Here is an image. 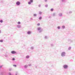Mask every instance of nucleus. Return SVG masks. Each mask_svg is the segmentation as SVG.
I'll use <instances>...</instances> for the list:
<instances>
[{"label":"nucleus","instance_id":"4be33fe9","mask_svg":"<svg viewBox=\"0 0 75 75\" xmlns=\"http://www.w3.org/2000/svg\"><path fill=\"white\" fill-rule=\"evenodd\" d=\"M0 23H3V20H1L0 21Z\"/></svg>","mask_w":75,"mask_h":75},{"label":"nucleus","instance_id":"b1692460","mask_svg":"<svg viewBox=\"0 0 75 75\" xmlns=\"http://www.w3.org/2000/svg\"><path fill=\"white\" fill-rule=\"evenodd\" d=\"M18 24H21V22H20V21H19L18 22Z\"/></svg>","mask_w":75,"mask_h":75},{"label":"nucleus","instance_id":"6ab92c4d","mask_svg":"<svg viewBox=\"0 0 75 75\" xmlns=\"http://www.w3.org/2000/svg\"><path fill=\"white\" fill-rule=\"evenodd\" d=\"M28 4L30 5V4H31V2H30V1H29L28 2Z\"/></svg>","mask_w":75,"mask_h":75},{"label":"nucleus","instance_id":"20e7f679","mask_svg":"<svg viewBox=\"0 0 75 75\" xmlns=\"http://www.w3.org/2000/svg\"><path fill=\"white\" fill-rule=\"evenodd\" d=\"M21 4L20 3V2L19 1H17L16 3V4L17 5V6H19Z\"/></svg>","mask_w":75,"mask_h":75},{"label":"nucleus","instance_id":"4c0bfd02","mask_svg":"<svg viewBox=\"0 0 75 75\" xmlns=\"http://www.w3.org/2000/svg\"><path fill=\"white\" fill-rule=\"evenodd\" d=\"M38 7H41V5H40V4L39 5Z\"/></svg>","mask_w":75,"mask_h":75},{"label":"nucleus","instance_id":"a18cd8bd","mask_svg":"<svg viewBox=\"0 0 75 75\" xmlns=\"http://www.w3.org/2000/svg\"><path fill=\"white\" fill-rule=\"evenodd\" d=\"M1 33V30H0V34Z\"/></svg>","mask_w":75,"mask_h":75},{"label":"nucleus","instance_id":"aec40b11","mask_svg":"<svg viewBox=\"0 0 75 75\" xmlns=\"http://www.w3.org/2000/svg\"><path fill=\"white\" fill-rule=\"evenodd\" d=\"M30 1L31 3H33V0H30Z\"/></svg>","mask_w":75,"mask_h":75},{"label":"nucleus","instance_id":"f704fd0d","mask_svg":"<svg viewBox=\"0 0 75 75\" xmlns=\"http://www.w3.org/2000/svg\"><path fill=\"white\" fill-rule=\"evenodd\" d=\"M40 25V23H38V24H37V25H38V26Z\"/></svg>","mask_w":75,"mask_h":75},{"label":"nucleus","instance_id":"72a5a7b5","mask_svg":"<svg viewBox=\"0 0 75 75\" xmlns=\"http://www.w3.org/2000/svg\"><path fill=\"white\" fill-rule=\"evenodd\" d=\"M45 39H47V36H45Z\"/></svg>","mask_w":75,"mask_h":75},{"label":"nucleus","instance_id":"0eeeda50","mask_svg":"<svg viewBox=\"0 0 75 75\" xmlns=\"http://www.w3.org/2000/svg\"><path fill=\"white\" fill-rule=\"evenodd\" d=\"M59 16L60 17H62V13H59Z\"/></svg>","mask_w":75,"mask_h":75},{"label":"nucleus","instance_id":"f257e3e1","mask_svg":"<svg viewBox=\"0 0 75 75\" xmlns=\"http://www.w3.org/2000/svg\"><path fill=\"white\" fill-rule=\"evenodd\" d=\"M65 55H66V53L65 52H63L61 53V56L64 57L65 56Z\"/></svg>","mask_w":75,"mask_h":75},{"label":"nucleus","instance_id":"412c9836","mask_svg":"<svg viewBox=\"0 0 75 75\" xmlns=\"http://www.w3.org/2000/svg\"><path fill=\"white\" fill-rule=\"evenodd\" d=\"M39 20H40L42 19V17H41V16L39 18Z\"/></svg>","mask_w":75,"mask_h":75},{"label":"nucleus","instance_id":"37998d69","mask_svg":"<svg viewBox=\"0 0 75 75\" xmlns=\"http://www.w3.org/2000/svg\"><path fill=\"white\" fill-rule=\"evenodd\" d=\"M0 67L2 68V66H0Z\"/></svg>","mask_w":75,"mask_h":75},{"label":"nucleus","instance_id":"dca6fc26","mask_svg":"<svg viewBox=\"0 0 75 75\" xmlns=\"http://www.w3.org/2000/svg\"><path fill=\"white\" fill-rule=\"evenodd\" d=\"M28 67V65H25L24 66V68H27V67Z\"/></svg>","mask_w":75,"mask_h":75},{"label":"nucleus","instance_id":"c756f323","mask_svg":"<svg viewBox=\"0 0 75 75\" xmlns=\"http://www.w3.org/2000/svg\"><path fill=\"white\" fill-rule=\"evenodd\" d=\"M58 29H60V26H58L57 27Z\"/></svg>","mask_w":75,"mask_h":75},{"label":"nucleus","instance_id":"7ed1b4c3","mask_svg":"<svg viewBox=\"0 0 75 75\" xmlns=\"http://www.w3.org/2000/svg\"><path fill=\"white\" fill-rule=\"evenodd\" d=\"M67 41L68 42H70L69 43V44H71V43H72V42H73V40L70 39H68Z\"/></svg>","mask_w":75,"mask_h":75},{"label":"nucleus","instance_id":"4468645a","mask_svg":"<svg viewBox=\"0 0 75 75\" xmlns=\"http://www.w3.org/2000/svg\"><path fill=\"white\" fill-rule=\"evenodd\" d=\"M4 75V73L3 72H1L0 75Z\"/></svg>","mask_w":75,"mask_h":75},{"label":"nucleus","instance_id":"f03ea898","mask_svg":"<svg viewBox=\"0 0 75 75\" xmlns=\"http://www.w3.org/2000/svg\"><path fill=\"white\" fill-rule=\"evenodd\" d=\"M64 69H67L68 68V66L67 64H64L63 66Z\"/></svg>","mask_w":75,"mask_h":75},{"label":"nucleus","instance_id":"09e8293b","mask_svg":"<svg viewBox=\"0 0 75 75\" xmlns=\"http://www.w3.org/2000/svg\"><path fill=\"white\" fill-rule=\"evenodd\" d=\"M0 68H1V67H0Z\"/></svg>","mask_w":75,"mask_h":75},{"label":"nucleus","instance_id":"393cba45","mask_svg":"<svg viewBox=\"0 0 75 75\" xmlns=\"http://www.w3.org/2000/svg\"><path fill=\"white\" fill-rule=\"evenodd\" d=\"M0 42H3V40H0Z\"/></svg>","mask_w":75,"mask_h":75},{"label":"nucleus","instance_id":"473e14b6","mask_svg":"<svg viewBox=\"0 0 75 75\" xmlns=\"http://www.w3.org/2000/svg\"><path fill=\"white\" fill-rule=\"evenodd\" d=\"M51 47H54V45H53V44H51Z\"/></svg>","mask_w":75,"mask_h":75},{"label":"nucleus","instance_id":"5701e85b","mask_svg":"<svg viewBox=\"0 0 75 75\" xmlns=\"http://www.w3.org/2000/svg\"><path fill=\"white\" fill-rule=\"evenodd\" d=\"M37 14H34V16L35 17H37Z\"/></svg>","mask_w":75,"mask_h":75},{"label":"nucleus","instance_id":"bb28decb","mask_svg":"<svg viewBox=\"0 0 75 75\" xmlns=\"http://www.w3.org/2000/svg\"><path fill=\"white\" fill-rule=\"evenodd\" d=\"M42 30H40L39 31V32L41 33V32H42Z\"/></svg>","mask_w":75,"mask_h":75},{"label":"nucleus","instance_id":"423d86ee","mask_svg":"<svg viewBox=\"0 0 75 75\" xmlns=\"http://www.w3.org/2000/svg\"><path fill=\"white\" fill-rule=\"evenodd\" d=\"M72 11H69V12H67V14H72Z\"/></svg>","mask_w":75,"mask_h":75},{"label":"nucleus","instance_id":"2eb2a0df","mask_svg":"<svg viewBox=\"0 0 75 75\" xmlns=\"http://www.w3.org/2000/svg\"><path fill=\"white\" fill-rule=\"evenodd\" d=\"M71 47H70L68 49V50H71Z\"/></svg>","mask_w":75,"mask_h":75},{"label":"nucleus","instance_id":"7c9ffc66","mask_svg":"<svg viewBox=\"0 0 75 75\" xmlns=\"http://www.w3.org/2000/svg\"><path fill=\"white\" fill-rule=\"evenodd\" d=\"M48 5L47 4V5H45V7H48Z\"/></svg>","mask_w":75,"mask_h":75},{"label":"nucleus","instance_id":"58836bf2","mask_svg":"<svg viewBox=\"0 0 75 75\" xmlns=\"http://www.w3.org/2000/svg\"><path fill=\"white\" fill-rule=\"evenodd\" d=\"M9 71H11V69H9Z\"/></svg>","mask_w":75,"mask_h":75},{"label":"nucleus","instance_id":"79ce46f5","mask_svg":"<svg viewBox=\"0 0 75 75\" xmlns=\"http://www.w3.org/2000/svg\"><path fill=\"white\" fill-rule=\"evenodd\" d=\"M28 66H29V67H30V66H31V64H29V65H28Z\"/></svg>","mask_w":75,"mask_h":75},{"label":"nucleus","instance_id":"c03bdc74","mask_svg":"<svg viewBox=\"0 0 75 75\" xmlns=\"http://www.w3.org/2000/svg\"><path fill=\"white\" fill-rule=\"evenodd\" d=\"M51 16H49L48 17V18H51Z\"/></svg>","mask_w":75,"mask_h":75},{"label":"nucleus","instance_id":"ddd939ff","mask_svg":"<svg viewBox=\"0 0 75 75\" xmlns=\"http://www.w3.org/2000/svg\"><path fill=\"white\" fill-rule=\"evenodd\" d=\"M41 29V28L39 27V28H38V31H39V30H40Z\"/></svg>","mask_w":75,"mask_h":75},{"label":"nucleus","instance_id":"a19ab883","mask_svg":"<svg viewBox=\"0 0 75 75\" xmlns=\"http://www.w3.org/2000/svg\"><path fill=\"white\" fill-rule=\"evenodd\" d=\"M45 2H47V0H45Z\"/></svg>","mask_w":75,"mask_h":75},{"label":"nucleus","instance_id":"39448f33","mask_svg":"<svg viewBox=\"0 0 75 75\" xmlns=\"http://www.w3.org/2000/svg\"><path fill=\"white\" fill-rule=\"evenodd\" d=\"M11 53L12 54H16V53H17V52H16L15 51H11Z\"/></svg>","mask_w":75,"mask_h":75},{"label":"nucleus","instance_id":"c85d7f7f","mask_svg":"<svg viewBox=\"0 0 75 75\" xmlns=\"http://www.w3.org/2000/svg\"><path fill=\"white\" fill-rule=\"evenodd\" d=\"M42 13V12H41L40 11V12H39V14H41Z\"/></svg>","mask_w":75,"mask_h":75},{"label":"nucleus","instance_id":"6e6552de","mask_svg":"<svg viewBox=\"0 0 75 75\" xmlns=\"http://www.w3.org/2000/svg\"><path fill=\"white\" fill-rule=\"evenodd\" d=\"M62 2H63L64 3H65V2H66V1H67V0H61Z\"/></svg>","mask_w":75,"mask_h":75},{"label":"nucleus","instance_id":"9d476101","mask_svg":"<svg viewBox=\"0 0 75 75\" xmlns=\"http://www.w3.org/2000/svg\"><path fill=\"white\" fill-rule=\"evenodd\" d=\"M17 27L18 28H20L21 27V25H17Z\"/></svg>","mask_w":75,"mask_h":75},{"label":"nucleus","instance_id":"c9c22d12","mask_svg":"<svg viewBox=\"0 0 75 75\" xmlns=\"http://www.w3.org/2000/svg\"><path fill=\"white\" fill-rule=\"evenodd\" d=\"M8 75H11V73H9Z\"/></svg>","mask_w":75,"mask_h":75},{"label":"nucleus","instance_id":"e433bc0d","mask_svg":"<svg viewBox=\"0 0 75 75\" xmlns=\"http://www.w3.org/2000/svg\"><path fill=\"white\" fill-rule=\"evenodd\" d=\"M5 56H6V57H8V55H5Z\"/></svg>","mask_w":75,"mask_h":75},{"label":"nucleus","instance_id":"f8f14e48","mask_svg":"<svg viewBox=\"0 0 75 75\" xmlns=\"http://www.w3.org/2000/svg\"><path fill=\"white\" fill-rule=\"evenodd\" d=\"M26 58H30V56L29 55H27L26 56Z\"/></svg>","mask_w":75,"mask_h":75},{"label":"nucleus","instance_id":"2f4dec72","mask_svg":"<svg viewBox=\"0 0 75 75\" xmlns=\"http://www.w3.org/2000/svg\"><path fill=\"white\" fill-rule=\"evenodd\" d=\"M12 60V61H14L15 60V58H13Z\"/></svg>","mask_w":75,"mask_h":75},{"label":"nucleus","instance_id":"f3484780","mask_svg":"<svg viewBox=\"0 0 75 75\" xmlns=\"http://www.w3.org/2000/svg\"><path fill=\"white\" fill-rule=\"evenodd\" d=\"M62 28L63 29H64L65 28V27L64 25H63L62 27Z\"/></svg>","mask_w":75,"mask_h":75},{"label":"nucleus","instance_id":"a878e982","mask_svg":"<svg viewBox=\"0 0 75 75\" xmlns=\"http://www.w3.org/2000/svg\"><path fill=\"white\" fill-rule=\"evenodd\" d=\"M13 67H17V65H15V64H13Z\"/></svg>","mask_w":75,"mask_h":75},{"label":"nucleus","instance_id":"9b49d317","mask_svg":"<svg viewBox=\"0 0 75 75\" xmlns=\"http://www.w3.org/2000/svg\"><path fill=\"white\" fill-rule=\"evenodd\" d=\"M53 16L54 17L55 16H56V13H53Z\"/></svg>","mask_w":75,"mask_h":75},{"label":"nucleus","instance_id":"ea45409f","mask_svg":"<svg viewBox=\"0 0 75 75\" xmlns=\"http://www.w3.org/2000/svg\"><path fill=\"white\" fill-rule=\"evenodd\" d=\"M30 20H33V19L32 18H31L30 19Z\"/></svg>","mask_w":75,"mask_h":75},{"label":"nucleus","instance_id":"49530a36","mask_svg":"<svg viewBox=\"0 0 75 75\" xmlns=\"http://www.w3.org/2000/svg\"><path fill=\"white\" fill-rule=\"evenodd\" d=\"M16 75H17V73L16 74Z\"/></svg>","mask_w":75,"mask_h":75},{"label":"nucleus","instance_id":"cd10ccee","mask_svg":"<svg viewBox=\"0 0 75 75\" xmlns=\"http://www.w3.org/2000/svg\"><path fill=\"white\" fill-rule=\"evenodd\" d=\"M34 47H31V49L32 50H33V49H34Z\"/></svg>","mask_w":75,"mask_h":75},{"label":"nucleus","instance_id":"a211bd4d","mask_svg":"<svg viewBox=\"0 0 75 75\" xmlns=\"http://www.w3.org/2000/svg\"><path fill=\"white\" fill-rule=\"evenodd\" d=\"M50 11H54V9L52 8L51 9H50Z\"/></svg>","mask_w":75,"mask_h":75},{"label":"nucleus","instance_id":"1a4fd4ad","mask_svg":"<svg viewBox=\"0 0 75 75\" xmlns=\"http://www.w3.org/2000/svg\"><path fill=\"white\" fill-rule=\"evenodd\" d=\"M31 33V32L30 31H28V32H27V34H28L29 35H30Z\"/></svg>","mask_w":75,"mask_h":75},{"label":"nucleus","instance_id":"de8ad7c7","mask_svg":"<svg viewBox=\"0 0 75 75\" xmlns=\"http://www.w3.org/2000/svg\"><path fill=\"white\" fill-rule=\"evenodd\" d=\"M36 67V68H37V66H36V67Z\"/></svg>","mask_w":75,"mask_h":75}]
</instances>
